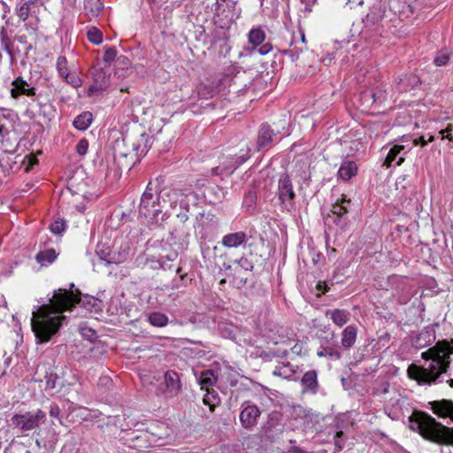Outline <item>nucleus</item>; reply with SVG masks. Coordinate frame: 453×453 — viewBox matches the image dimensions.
I'll use <instances>...</instances> for the list:
<instances>
[{
	"label": "nucleus",
	"instance_id": "obj_45",
	"mask_svg": "<svg viewBox=\"0 0 453 453\" xmlns=\"http://www.w3.org/2000/svg\"><path fill=\"white\" fill-rule=\"evenodd\" d=\"M116 56H117L116 49L114 47H110V48H107L106 50L104 51L103 60L104 63L110 65L114 61Z\"/></svg>",
	"mask_w": 453,
	"mask_h": 453
},
{
	"label": "nucleus",
	"instance_id": "obj_20",
	"mask_svg": "<svg viewBox=\"0 0 453 453\" xmlns=\"http://www.w3.org/2000/svg\"><path fill=\"white\" fill-rule=\"evenodd\" d=\"M434 340V329L431 326H426L411 340V345L416 349H422L431 344Z\"/></svg>",
	"mask_w": 453,
	"mask_h": 453
},
{
	"label": "nucleus",
	"instance_id": "obj_42",
	"mask_svg": "<svg viewBox=\"0 0 453 453\" xmlns=\"http://www.w3.org/2000/svg\"><path fill=\"white\" fill-rule=\"evenodd\" d=\"M65 221L62 219H55L50 226V229L53 234H60L65 230Z\"/></svg>",
	"mask_w": 453,
	"mask_h": 453
},
{
	"label": "nucleus",
	"instance_id": "obj_33",
	"mask_svg": "<svg viewBox=\"0 0 453 453\" xmlns=\"http://www.w3.org/2000/svg\"><path fill=\"white\" fill-rule=\"evenodd\" d=\"M282 415L279 411H272L267 416V420L264 426L265 432H270L275 428L280 422Z\"/></svg>",
	"mask_w": 453,
	"mask_h": 453
},
{
	"label": "nucleus",
	"instance_id": "obj_28",
	"mask_svg": "<svg viewBox=\"0 0 453 453\" xmlns=\"http://www.w3.org/2000/svg\"><path fill=\"white\" fill-rule=\"evenodd\" d=\"M92 121V113L90 111H83L74 119L73 124L76 129L85 131L90 127Z\"/></svg>",
	"mask_w": 453,
	"mask_h": 453
},
{
	"label": "nucleus",
	"instance_id": "obj_54",
	"mask_svg": "<svg viewBox=\"0 0 453 453\" xmlns=\"http://www.w3.org/2000/svg\"><path fill=\"white\" fill-rule=\"evenodd\" d=\"M25 159L27 160V166H26L27 172H28L30 169H32L35 165L38 164V159L33 155L27 156Z\"/></svg>",
	"mask_w": 453,
	"mask_h": 453
},
{
	"label": "nucleus",
	"instance_id": "obj_53",
	"mask_svg": "<svg viewBox=\"0 0 453 453\" xmlns=\"http://www.w3.org/2000/svg\"><path fill=\"white\" fill-rule=\"evenodd\" d=\"M60 408L59 406L57 404V403H50V416L52 417V418H59V415H60ZM61 422V420H59Z\"/></svg>",
	"mask_w": 453,
	"mask_h": 453
},
{
	"label": "nucleus",
	"instance_id": "obj_58",
	"mask_svg": "<svg viewBox=\"0 0 453 453\" xmlns=\"http://www.w3.org/2000/svg\"><path fill=\"white\" fill-rule=\"evenodd\" d=\"M179 222L182 225H186V222L188 220V215L187 212H180L177 215Z\"/></svg>",
	"mask_w": 453,
	"mask_h": 453
},
{
	"label": "nucleus",
	"instance_id": "obj_17",
	"mask_svg": "<svg viewBox=\"0 0 453 453\" xmlns=\"http://www.w3.org/2000/svg\"><path fill=\"white\" fill-rule=\"evenodd\" d=\"M300 383L303 387V393L317 394L319 388L318 372L315 370L306 372L301 378Z\"/></svg>",
	"mask_w": 453,
	"mask_h": 453
},
{
	"label": "nucleus",
	"instance_id": "obj_52",
	"mask_svg": "<svg viewBox=\"0 0 453 453\" xmlns=\"http://www.w3.org/2000/svg\"><path fill=\"white\" fill-rule=\"evenodd\" d=\"M295 411L298 418H308L311 415V409H304L302 406L295 407Z\"/></svg>",
	"mask_w": 453,
	"mask_h": 453
},
{
	"label": "nucleus",
	"instance_id": "obj_18",
	"mask_svg": "<svg viewBox=\"0 0 453 453\" xmlns=\"http://www.w3.org/2000/svg\"><path fill=\"white\" fill-rule=\"evenodd\" d=\"M298 366L293 365L289 362H279L274 367L273 374L288 380H296Z\"/></svg>",
	"mask_w": 453,
	"mask_h": 453
},
{
	"label": "nucleus",
	"instance_id": "obj_62",
	"mask_svg": "<svg viewBox=\"0 0 453 453\" xmlns=\"http://www.w3.org/2000/svg\"><path fill=\"white\" fill-rule=\"evenodd\" d=\"M317 288L322 292V294H325L329 289L326 286V282L319 281L317 284Z\"/></svg>",
	"mask_w": 453,
	"mask_h": 453
},
{
	"label": "nucleus",
	"instance_id": "obj_59",
	"mask_svg": "<svg viewBox=\"0 0 453 453\" xmlns=\"http://www.w3.org/2000/svg\"><path fill=\"white\" fill-rule=\"evenodd\" d=\"M178 257V253L176 251H173L169 254H167L166 256L165 257H162L161 258H163V260H165V261H174Z\"/></svg>",
	"mask_w": 453,
	"mask_h": 453
},
{
	"label": "nucleus",
	"instance_id": "obj_32",
	"mask_svg": "<svg viewBox=\"0 0 453 453\" xmlns=\"http://www.w3.org/2000/svg\"><path fill=\"white\" fill-rule=\"evenodd\" d=\"M234 267L233 271L235 274H239L242 272H244L245 273L251 272L254 268L253 263L250 261L247 257H241L238 260L234 261Z\"/></svg>",
	"mask_w": 453,
	"mask_h": 453
},
{
	"label": "nucleus",
	"instance_id": "obj_47",
	"mask_svg": "<svg viewBox=\"0 0 453 453\" xmlns=\"http://www.w3.org/2000/svg\"><path fill=\"white\" fill-rule=\"evenodd\" d=\"M65 79V81L71 84L74 88H78L81 85V79L74 73H67L63 76Z\"/></svg>",
	"mask_w": 453,
	"mask_h": 453
},
{
	"label": "nucleus",
	"instance_id": "obj_36",
	"mask_svg": "<svg viewBox=\"0 0 453 453\" xmlns=\"http://www.w3.org/2000/svg\"><path fill=\"white\" fill-rule=\"evenodd\" d=\"M203 402L205 405H208L209 408H210V411H213L215 407L219 404V398L218 396V394L212 390V391H208L203 398Z\"/></svg>",
	"mask_w": 453,
	"mask_h": 453
},
{
	"label": "nucleus",
	"instance_id": "obj_9",
	"mask_svg": "<svg viewBox=\"0 0 453 453\" xmlns=\"http://www.w3.org/2000/svg\"><path fill=\"white\" fill-rule=\"evenodd\" d=\"M317 355L319 357H328L331 360H340L342 358L341 347L338 346L335 341L334 334L331 337H324L320 339V346L317 350Z\"/></svg>",
	"mask_w": 453,
	"mask_h": 453
},
{
	"label": "nucleus",
	"instance_id": "obj_64",
	"mask_svg": "<svg viewBox=\"0 0 453 453\" xmlns=\"http://www.w3.org/2000/svg\"><path fill=\"white\" fill-rule=\"evenodd\" d=\"M334 446L337 451H341L343 449V443L340 439L334 438Z\"/></svg>",
	"mask_w": 453,
	"mask_h": 453
},
{
	"label": "nucleus",
	"instance_id": "obj_6",
	"mask_svg": "<svg viewBox=\"0 0 453 453\" xmlns=\"http://www.w3.org/2000/svg\"><path fill=\"white\" fill-rule=\"evenodd\" d=\"M277 196L282 211L292 213L296 210V195L288 173L280 175L277 184Z\"/></svg>",
	"mask_w": 453,
	"mask_h": 453
},
{
	"label": "nucleus",
	"instance_id": "obj_22",
	"mask_svg": "<svg viewBox=\"0 0 453 453\" xmlns=\"http://www.w3.org/2000/svg\"><path fill=\"white\" fill-rule=\"evenodd\" d=\"M362 99L371 104H380L386 100L385 90L377 86L374 88L366 89L361 94Z\"/></svg>",
	"mask_w": 453,
	"mask_h": 453
},
{
	"label": "nucleus",
	"instance_id": "obj_44",
	"mask_svg": "<svg viewBox=\"0 0 453 453\" xmlns=\"http://www.w3.org/2000/svg\"><path fill=\"white\" fill-rule=\"evenodd\" d=\"M57 69L58 73L63 77L68 73L67 60L65 57L60 56L57 59Z\"/></svg>",
	"mask_w": 453,
	"mask_h": 453
},
{
	"label": "nucleus",
	"instance_id": "obj_23",
	"mask_svg": "<svg viewBox=\"0 0 453 453\" xmlns=\"http://www.w3.org/2000/svg\"><path fill=\"white\" fill-rule=\"evenodd\" d=\"M58 257V253L53 248L42 249L35 255V261L40 264L42 267H47L53 264Z\"/></svg>",
	"mask_w": 453,
	"mask_h": 453
},
{
	"label": "nucleus",
	"instance_id": "obj_13",
	"mask_svg": "<svg viewBox=\"0 0 453 453\" xmlns=\"http://www.w3.org/2000/svg\"><path fill=\"white\" fill-rule=\"evenodd\" d=\"M92 76L94 81L88 88L90 95L107 89L110 85V74L102 68H95Z\"/></svg>",
	"mask_w": 453,
	"mask_h": 453
},
{
	"label": "nucleus",
	"instance_id": "obj_14",
	"mask_svg": "<svg viewBox=\"0 0 453 453\" xmlns=\"http://www.w3.org/2000/svg\"><path fill=\"white\" fill-rule=\"evenodd\" d=\"M277 138V133L267 123H263L257 132V150L270 147Z\"/></svg>",
	"mask_w": 453,
	"mask_h": 453
},
{
	"label": "nucleus",
	"instance_id": "obj_61",
	"mask_svg": "<svg viewBox=\"0 0 453 453\" xmlns=\"http://www.w3.org/2000/svg\"><path fill=\"white\" fill-rule=\"evenodd\" d=\"M302 349H303V345L302 344H299V343H296L292 348H291V351L292 353L296 354V355H301L302 353Z\"/></svg>",
	"mask_w": 453,
	"mask_h": 453
},
{
	"label": "nucleus",
	"instance_id": "obj_40",
	"mask_svg": "<svg viewBox=\"0 0 453 453\" xmlns=\"http://www.w3.org/2000/svg\"><path fill=\"white\" fill-rule=\"evenodd\" d=\"M439 136L441 140H448L453 143V124L449 123L445 127L439 131Z\"/></svg>",
	"mask_w": 453,
	"mask_h": 453
},
{
	"label": "nucleus",
	"instance_id": "obj_56",
	"mask_svg": "<svg viewBox=\"0 0 453 453\" xmlns=\"http://www.w3.org/2000/svg\"><path fill=\"white\" fill-rule=\"evenodd\" d=\"M273 47H272V44L267 42V43H265L263 44L258 50V53L260 55H266L267 53H269L271 50H272Z\"/></svg>",
	"mask_w": 453,
	"mask_h": 453
},
{
	"label": "nucleus",
	"instance_id": "obj_26",
	"mask_svg": "<svg viewBox=\"0 0 453 453\" xmlns=\"http://www.w3.org/2000/svg\"><path fill=\"white\" fill-rule=\"evenodd\" d=\"M326 316L329 317L336 326H342L349 320L350 313L345 310L334 309L326 311Z\"/></svg>",
	"mask_w": 453,
	"mask_h": 453
},
{
	"label": "nucleus",
	"instance_id": "obj_38",
	"mask_svg": "<svg viewBox=\"0 0 453 453\" xmlns=\"http://www.w3.org/2000/svg\"><path fill=\"white\" fill-rule=\"evenodd\" d=\"M171 234L175 239H186L190 236V231L186 225H182L180 223L179 225L174 226V228L171 232Z\"/></svg>",
	"mask_w": 453,
	"mask_h": 453
},
{
	"label": "nucleus",
	"instance_id": "obj_39",
	"mask_svg": "<svg viewBox=\"0 0 453 453\" xmlns=\"http://www.w3.org/2000/svg\"><path fill=\"white\" fill-rule=\"evenodd\" d=\"M450 56L451 52L449 50H441L435 56L434 63L436 66H444L449 63Z\"/></svg>",
	"mask_w": 453,
	"mask_h": 453
},
{
	"label": "nucleus",
	"instance_id": "obj_1",
	"mask_svg": "<svg viewBox=\"0 0 453 453\" xmlns=\"http://www.w3.org/2000/svg\"><path fill=\"white\" fill-rule=\"evenodd\" d=\"M77 304L95 313L101 312L103 307L102 301L93 296L82 297L62 288L54 290L49 303L33 311L31 326L36 342L46 343L58 335L61 327L67 324L64 312L72 311Z\"/></svg>",
	"mask_w": 453,
	"mask_h": 453
},
{
	"label": "nucleus",
	"instance_id": "obj_29",
	"mask_svg": "<svg viewBox=\"0 0 453 453\" xmlns=\"http://www.w3.org/2000/svg\"><path fill=\"white\" fill-rule=\"evenodd\" d=\"M103 9L104 4L101 0H84V11L89 18L97 17Z\"/></svg>",
	"mask_w": 453,
	"mask_h": 453
},
{
	"label": "nucleus",
	"instance_id": "obj_19",
	"mask_svg": "<svg viewBox=\"0 0 453 453\" xmlns=\"http://www.w3.org/2000/svg\"><path fill=\"white\" fill-rule=\"evenodd\" d=\"M12 88L11 89V96L12 98H18L19 96H35V88H29L27 82L21 77H18L17 79H15L12 81Z\"/></svg>",
	"mask_w": 453,
	"mask_h": 453
},
{
	"label": "nucleus",
	"instance_id": "obj_35",
	"mask_svg": "<svg viewBox=\"0 0 453 453\" xmlns=\"http://www.w3.org/2000/svg\"><path fill=\"white\" fill-rule=\"evenodd\" d=\"M249 42L253 47L260 45L265 39L264 30H250L248 34Z\"/></svg>",
	"mask_w": 453,
	"mask_h": 453
},
{
	"label": "nucleus",
	"instance_id": "obj_55",
	"mask_svg": "<svg viewBox=\"0 0 453 453\" xmlns=\"http://www.w3.org/2000/svg\"><path fill=\"white\" fill-rule=\"evenodd\" d=\"M206 32H207V30H206V29L200 30V31H199V33H200V35H199V39H201V37H202L203 35H204V37H205V38L203 39V41H204V42H205V43H210L211 45L215 44V43L217 42V40H215V39H209V38H207V37H209V35H209V34H207Z\"/></svg>",
	"mask_w": 453,
	"mask_h": 453
},
{
	"label": "nucleus",
	"instance_id": "obj_11",
	"mask_svg": "<svg viewBox=\"0 0 453 453\" xmlns=\"http://www.w3.org/2000/svg\"><path fill=\"white\" fill-rule=\"evenodd\" d=\"M151 139L152 137L148 134L142 133L134 141H131L128 138V143L126 145V147H130V151L135 155V160H140V158L145 156L150 149L152 145Z\"/></svg>",
	"mask_w": 453,
	"mask_h": 453
},
{
	"label": "nucleus",
	"instance_id": "obj_10",
	"mask_svg": "<svg viewBox=\"0 0 453 453\" xmlns=\"http://www.w3.org/2000/svg\"><path fill=\"white\" fill-rule=\"evenodd\" d=\"M351 201L342 198L341 201H337L332 207L331 212L333 214V221L341 229H345L349 220L348 219V212L349 211Z\"/></svg>",
	"mask_w": 453,
	"mask_h": 453
},
{
	"label": "nucleus",
	"instance_id": "obj_24",
	"mask_svg": "<svg viewBox=\"0 0 453 453\" xmlns=\"http://www.w3.org/2000/svg\"><path fill=\"white\" fill-rule=\"evenodd\" d=\"M203 196L210 203H217L225 197V192L218 185H208L203 189Z\"/></svg>",
	"mask_w": 453,
	"mask_h": 453
},
{
	"label": "nucleus",
	"instance_id": "obj_49",
	"mask_svg": "<svg viewBox=\"0 0 453 453\" xmlns=\"http://www.w3.org/2000/svg\"><path fill=\"white\" fill-rule=\"evenodd\" d=\"M292 32L291 44H296L300 40L305 43V35L303 30H290Z\"/></svg>",
	"mask_w": 453,
	"mask_h": 453
},
{
	"label": "nucleus",
	"instance_id": "obj_4",
	"mask_svg": "<svg viewBox=\"0 0 453 453\" xmlns=\"http://www.w3.org/2000/svg\"><path fill=\"white\" fill-rule=\"evenodd\" d=\"M139 214L150 224L159 226L170 217L167 211H163L159 193L151 187V182H149L141 197Z\"/></svg>",
	"mask_w": 453,
	"mask_h": 453
},
{
	"label": "nucleus",
	"instance_id": "obj_57",
	"mask_svg": "<svg viewBox=\"0 0 453 453\" xmlns=\"http://www.w3.org/2000/svg\"><path fill=\"white\" fill-rule=\"evenodd\" d=\"M304 4V10L311 12V7L317 3V0H300Z\"/></svg>",
	"mask_w": 453,
	"mask_h": 453
},
{
	"label": "nucleus",
	"instance_id": "obj_21",
	"mask_svg": "<svg viewBox=\"0 0 453 453\" xmlns=\"http://www.w3.org/2000/svg\"><path fill=\"white\" fill-rule=\"evenodd\" d=\"M247 241V234L243 231L230 233L223 236L221 244L227 249L238 248Z\"/></svg>",
	"mask_w": 453,
	"mask_h": 453
},
{
	"label": "nucleus",
	"instance_id": "obj_8",
	"mask_svg": "<svg viewBox=\"0 0 453 453\" xmlns=\"http://www.w3.org/2000/svg\"><path fill=\"white\" fill-rule=\"evenodd\" d=\"M128 143V137L126 136L121 142L116 141L114 145V161L119 169L131 170L136 162L135 155L128 149H125Z\"/></svg>",
	"mask_w": 453,
	"mask_h": 453
},
{
	"label": "nucleus",
	"instance_id": "obj_25",
	"mask_svg": "<svg viewBox=\"0 0 453 453\" xmlns=\"http://www.w3.org/2000/svg\"><path fill=\"white\" fill-rule=\"evenodd\" d=\"M357 165L355 161L345 160L338 170V177L343 180H349L357 173Z\"/></svg>",
	"mask_w": 453,
	"mask_h": 453
},
{
	"label": "nucleus",
	"instance_id": "obj_48",
	"mask_svg": "<svg viewBox=\"0 0 453 453\" xmlns=\"http://www.w3.org/2000/svg\"><path fill=\"white\" fill-rule=\"evenodd\" d=\"M88 142L87 139L83 138L80 140L76 145V152L80 156H85L88 152Z\"/></svg>",
	"mask_w": 453,
	"mask_h": 453
},
{
	"label": "nucleus",
	"instance_id": "obj_31",
	"mask_svg": "<svg viewBox=\"0 0 453 453\" xmlns=\"http://www.w3.org/2000/svg\"><path fill=\"white\" fill-rule=\"evenodd\" d=\"M217 375L214 371L211 369H208L201 372L198 381L202 387H210L213 386L217 381Z\"/></svg>",
	"mask_w": 453,
	"mask_h": 453
},
{
	"label": "nucleus",
	"instance_id": "obj_50",
	"mask_svg": "<svg viewBox=\"0 0 453 453\" xmlns=\"http://www.w3.org/2000/svg\"><path fill=\"white\" fill-rule=\"evenodd\" d=\"M244 274H246L244 272H242L239 274H235L234 273V283L237 288H242L247 283V277Z\"/></svg>",
	"mask_w": 453,
	"mask_h": 453
},
{
	"label": "nucleus",
	"instance_id": "obj_2",
	"mask_svg": "<svg viewBox=\"0 0 453 453\" xmlns=\"http://www.w3.org/2000/svg\"><path fill=\"white\" fill-rule=\"evenodd\" d=\"M453 353V342L439 341L436 344L424 351L421 357L429 361L425 365L411 364L407 369V375L411 380L417 381L420 386H431L443 381L450 365V356Z\"/></svg>",
	"mask_w": 453,
	"mask_h": 453
},
{
	"label": "nucleus",
	"instance_id": "obj_46",
	"mask_svg": "<svg viewBox=\"0 0 453 453\" xmlns=\"http://www.w3.org/2000/svg\"><path fill=\"white\" fill-rule=\"evenodd\" d=\"M32 12V8L27 5H24L23 3H20V7L19 8L17 14L20 19L26 21L30 17V12Z\"/></svg>",
	"mask_w": 453,
	"mask_h": 453
},
{
	"label": "nucleus",
	"instance_id": "obj_43",
	"mask_svg": "<svg viewBox=\"0 0 453 453\" xmlns=\"http://www.w3.org/2000/svg\"><path fill=\"white\" fill-rule=\"evenodd\" d=\"M58 376L57 373L55 372H47L45 376H44V380H45V383H46V388L47 389H53L57 387V382L58 380Z\"/></svg>",
	"mask_w": 453,
	"mask_h": 453
},
{
	"label": "nucleus",
	"instance_id": "obj_63",
	"mask_svg": "<svg viewBox=\"0 0 453 453\" xmlns=\"http://www.w3.org/2000/svg\"><path fill=\"white\" fill-rule=\"evenodd\" d=\"M65 289H66V291H68V292H69V291H70V292L72 291L73 293L77 294V296H81V292L80 291V289L75 288V286H74V284H73V283H71V284L69 285V288H68V289H67V288H65Z\"/></svg>",
	"mask_w": 453,
	"mask_h": 453
},
{
	"label": "nucleus",
	"instance_id": "obj_41",
	"mask_svg": "<svg viewBox=\"0 0 453 453\" xmlns=\"http://www.w3.org/2000/svg\"><path fill=\"white\" fill-rule=\"evenodd\" d=\"M87 37L90 42L96 45L100 44L104 39L101 30H88Z\"/></svg>",
	"mask_w": 453,
	"mask_h": 453
},
{
	"label": "nucleus",
	"instance_id": "obj_16",
	"mask_svg": "<svg viewBox=\"0 0 453 453\" xmlns=\"http://www.w3.org/2000/svg\"><path fill=\"white\" fill-rule=\"evenodd\" d=\"M421 81L418 75L414 73L403 74L395 82V89L399 93H407L420 85Z\"/></svg>",
	"mask_w": 453,
	"mask_h": 453
},
{
	"label": "nucleus",
	"instance_id": "obj_5",
	"mask_svg": "<svg viewBox=\"0 0 453 453\" xmlns=\"http://www.w3.org/2000/svg\"><path fill=\"white\" fill-rule=\"evenodd\" d=\"M45 419L46 413L41 409L35 411L17 413L11 418L13 427L23 434H27V432L40 428L41 424L44 423Z\"/></svg>",
	"mask_w": 453,
	"mask_h": 453
},
{
	"label": "nucleus",
	"instance_id": "obj_37",
	"mask_svg": "<svg viewBox=\"0 0 453 453\" xmlns=\"http://www.w3.org/2000/svg\"><path fill=\"white\" fill-rule=\"evenodd\" d=\"M16 42L20 44V47L17 46V50L19 52H23L25 55H27L33 49L32 44L27 42L26 35H16L14 37L13 42Z\"/></svg>",
	"mask_w": 453,
	"mask_h": 453
},
{
	"label": "nucleus",
	"instance_id": "obj_60",
	"mask_svg": "<svg viewBox=\"0 0 453 453\" xmlns=\"http://www.w3.org/2000/svg\"><path fill=\"white\" fill-rule=\"evenodd\" d=\"M157 264H158L159 267L162 268L163 270H171L172 269V265H168L167 261L163 260V258L158 259Z\"/></svg>",
	"mask_w": 453,
	"mask_h": 453
},
{
	"label": "nucleus",
	"instance_id": "obj_7",
	"mask_svg": "<svg viewBox=\"0 0 453 453\" xmlns=\"http://www.w3.org/2000/svg\"><path fill=\"white\" fill-rule=\"evenodd\" d=\"M262 414L260 408L251 401H244L240 407L239 420L242 426L249 431L254 429Z\"/></svg>",
	"mask_w": 453,
	"mask_h": 453
},
{
	"label": "nucleus",
	"instance_id": "obj_27",
	"mask_svg": "<svg viewBox=\"0 0 453 453\" xmlns=\"http://www.w3.org/2000/svg\"><path fill=\"white\" fill-rule=\"evenodd\" d=\"M357 340V328L354 326H348L342 334V348L350 349Z\"/></svg>",
	"mask_w": 453,
	"mask_h": 453
},
{
	"label": "nucleus",
	"instance_id": "obj_3",
	"mask_svg": "<svg viewBox=\"0 0 453 453\" xmlns=\"http://www.w3.org/2000/svg\"><path fill=\"white\" fill-rule=\"evenodd\" d=\"M430 409L439 418L453 421V401L441 399L429 403ZM411 428L423 438L436 443L453 445V430L438 422L428 413L416 411L410 419Z\"/></svg>",
	"mask_w": 453,
	"mask_h": 453
},
{
	"label": "nucleus",
	"instance_id": "obj_34",
	"mask_svg": "<svg viewBox=\"0 0 453 453\" xmlns=\"http://www.w3.org/2000/svg\"><path fill=\"white\" fill-rule=\"evenodd\" d=\"M250 157V149H241L239 154L232 158L234 170L238 168Z\"/></svg>",
	"mask_w": 453,
	"mask_h": 453
},
{
	"label": "nucleus",
	"instance_id": "obj_12",
	"mask_svg": "<svg viewBox=\"0 0 453 453\" xmlns=\"http://www.w3.org/2000/svg\"><path fill=\"white\" fill-rule=\"evenodd\" d=\"M165 388L163 393L167 397L176 396L180 389L181 383L179 374L173 370H168L164 375Z\"/></svg>",
	"mask_w": 453,
	"mask_h": 453
},
{
	"label": "nucleus",
	"instance_id": "obj_15",
	"mask_svg": "<svg viewBox=\"0 0 453 453\" xmlns=\"http://www.w3.org/2000/svg\"><path fill=\"white\" fill-rule=\"evenodd\" d=\"M410 150L409 148H406L404 145L395 144L388 151L385 161L384 165L387 167H390L393 165H400L403 163L405 159V155Z\"/></svg>",
	"mask_w": 453,
	"mask_h": 453
},
{
	"label": "nucleus",
	"instance_id": "obj_30",
	"mask_svg": "<svg viewBox=\"0 0 453 453\" xmlns=\"http://www.w3.org/2000/svg\"><path fill=\"white\" fill-rule=\"evenodd\" d=\"M146 317L150 324L157 327H164L169 322L168 317L165 313L159 311L150 312L146 315Z\"/></svg>",
	"mask_w": 453,
	"mask_h": 453
},
{
	"label": "nucleus",
	"instance_id": "obj_51",
	"mask_svg": "<svg viewBox=\"0 0 453 453\" xmlns=\"http://www.w3.org/2000/svg\"><path fill=\"white\" fill-rule=\"evenodd\" d=\"M213 90L208 86H202L198 89V96L200 98H210L213 96Z\"/></svg>",
	"mask_w": 453,
	"mask_h": 453
}]
</instances>
